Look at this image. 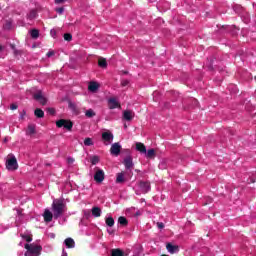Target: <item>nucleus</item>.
I'll list each match as a JSON object with an SVG mask.
<instances>
[{
  "label": "nucleus",
  "instance_id": "412c9836",
  "mask_svg": "<svg viewBox=\"0 0 256 256\" xmlns=\"http://www.w3.org/2000/svg\"><path fill=\"white\" fill-rule=\"evenodd\" d=\"M69 109H71V111H73L75 113V115H79V113H81V111L79 110V107H77V105L75 103H69Z\"/></svg>",
  "mask_w": 256,
  "mask_h": 256
},
{
  "label": "nucleus",
  "instance_id": "393cba45",
  "mask_svg": "<svg viewBox=\"0 0 256 256\" xmlns=\"http://www.w3.org/2000/svg\"><path fill=\"white\" fill-rule=\"evenodd\" d=\"M98 65H99L102 69H106V67H107V59H105V58H99V59H98Z\"/></svg>",
  "mask_w": 256,
  "mask_h": 256
},
{
  "label": "nucleus",
  "instance_id": "de8ad7c7",
  "mask_svg": "<svg viewBox=\"0 0 256 256\" xmlns=\"http://www.w3.org/2000/svg\"><path fill=\"white\" fill-rule=\"evenodd\" d=\"M3 51V46L0 45V52Z\"/></svg>",
  "mask_w": 256,
  "mask_h": 256
},
{
  "label": "nucleus",
  "instance_id": "bb28decb",
  "mask_svg": "<svg viewBox=\"0 0 256 256\" xmlns=\"http://www.w3.org/2000/svg\"><path fill=\"white\" fill-rule=\"evenodd\" d=\"M84 145H85V147H91V146H93V145H94L93 139L90 138V137L85 138V139H84Z\"/></svg>",
  "mask_w": 256,
  "mask_h": 256
},
{
  "label": "nucleus",
  "instance_id": "6ab92c4d",
  "mask_svg": "<svg viewBox=\"0 0 256 256\" xmlns=\"http://www.w3.org/2000/svg\"><path fill=\"white\" fill-rule=\"evenodd\" d=\"M34 115L35 117H37L38 119H43V117H45V112L43 110H41V108H37L34 111Z\"/></svg>",
  "mask_w": 256,
  "mask_h": 256
},
{
  "label": "nucleus",
  "instance_id": "423d86ee",
  "mask_svg": "<svg viewBox=\"0 0 256 256\" xmlns=\"http://www.w3.org/2000/svg\"><path fill=\"white\" fill-rule=\"evenodd\" d=\"M110 153H111V155H114L115 157H119V155L121 153V146L119 145V142H116L111 145Z\"/></svg>",
  "mask_w": 256,
  "mask_h": 256
},
{
  "label": "nucleus",
  "instance_id": "f3484780",
  "mask_svg": "<svg viewBox=\"0 0 256 256\" xmlns=\"http://www.w3.org/2000/svg\"><path fill=\"white\" fill-rule=\"evenodd\" d=\"M111 256H125V252L120 248H114L111 250Z\"/></svg>",
  "mask_w": 256,
  "mask_h": 256
},
{
  "label": "nucleus",
  "instance_id": "e433bc0d",
  "mask_svg": "<svg viewBox=\"0 0 256 256\" xmlns=\"http://www.w3.org/2000/svg\"><path fill=\"white\" fill-rule=\"evenodd\" d=\"M63 11H65V8H63V7L56 9V13H59V15L63 14Z\"/></svg>",
  "mask_w": 256,
  "mask_h": 256
},
{
  "label": "nucleus",
  "instance_id": "6e6552de",
  "mask_svg": "<svg viewBox=\"0 0 256 256\" xmlns=\"http://www.w3.org/2000/svg\"><path fill=\"white\" fill-rule=\"evenodd\" d=\"M139 188L142 193H149L151 191V183L140 181Z\"/></svg>",
  "mask_w": 256,
  "mask_h": 256
},
{
  "label": "nucleus",
  "instance_id": "a19ab883",
  "mask_svg": "<svg viewBox=\"0 0 256 256\" xmlns=\"http://www.w3.org/2000/svg\"><path fill=\"white\" fill-rule=\"evenodd\" d=\"M18 105L17 104H11L10 105V109L12 110V111H15L16 109H18Z\"/></svg>",
  "mask_w": 256,
  "mask_h": 256
},
{
  "label": "nucleus",
  "instance_id": "79ce46f5",
  "mask_svg": "<svg viewBox=\"0 0 256 256\" xmlns=\"http://www.w3.org/2000/svg\"><path fill=\"white\" fill-rule=\"evenodd\" d=\"M47 57H53V55H55V51L51 50L49 52H47Z\"/></svg>",
  "mask_w": 256,
  "mask_h": 256
},
{
  "label": "nucleus",
  "instance_id": "603ef678",
  "mask_svg": "<svg viewBox=\"0 0 256 256\" xmlns=\"http://www.w3.org/2000/svg\"><path fill=\"white\" fill-rule=\"evenodd\" d=\"M62 256H67V253H64Z\"/></svg>",
  "mask_w": 256,
  "mask_h": 256
},
{
  "label": "nucleus",
  "instance_id": "b1692460",
  "mask_svg": "<svg viewBox=\"0 0 256 256\" xmlns=\"http://www.w3.org/2000/svg\"><path fill=\"white\" fill-rule=\"evenodd\" d=\"M92 215L93 217H100L101 216V208L95 206L92 208Z\"/></svg>",
  "mask_w": 256,
  "mask_h": 256
},
{
  "label": "nucleus",
  "instance_id": "2f4dec72",
  "mask_svg": "<svg viewBox=\"0 0 256 256\" xmlns=\"http://www.w3.org/2000/svg\"><path fill=\"white\" fill-rule=\"evenodd\" d=\"M22 239H25L27 243H31L33 241V238L30 235L27 234H20Z\"/></svg>",
  "mask_w": 256,
  "mask_h": 256
},
{
  "label": "nucleus",
  "instance_id": "4be33fe9",
  "mask_svg": "<svg viewBox=\"0 0 256 256\" xmlns=\"http://www.w3.org/2000/svg\"><path fill=\"white\" fill-rule=\"evenodd\" d=\"M118 223H119V225H122L123 227H127V225H129V221L127 220V218H125V216H120L118 218Z\"/></svg>",
  "mask_w": 256,
  "mask_h": 256
},
{
  "label": "nucleus",
  "instance_id": "c85d7f7f",
  "mask_svg": "<svg viewBox=\"0 0 256 256\" xmlns=\"http://www.w3.org/2000/svg\"><path fill=\"white\" fill-rule=\"evenodd\" d=\"M106 225L108 226V227H113V225H115V219H113V217H108V218H106Z\"/></svg>",
  "mask_w": 256,
  "mask_h": 256
},
{
  "label": "nucleus",
  "instance_id": "37998d69",
  "mask_svg": "<svg viewBox=\"0 0 256 256\" xmlns=\"http://www.w3.org/2000/svg\"><path fill=\"white\" fill-rule=\"evenodd\" d=\"M14 55H15V56L21 55V51L16 49V50L14 51Z\"/></svg>",
  "mask_w": 256,
  "mask_h": 256
},
{
  "label": "nucleus",
  "instance_id": "7c9ffc66",
  "mask_svg": "<svg viewBox=\"0 0 256 256\" xmlns=\"http://www.w3.org/2000/svg\"><path fill=\"white\" fill-rule=\"evenodd\" d=\"M146 153V157H148V159H153L155 157V149H149Z\"/></svg>",
  "mask_w": 256,
  "mask_h": 256
},
{
  "label": "nucleus",
  "instance_id": "dca6fc26",
  "mask_svg": "<svg viewBox=\"0 0 256 256\" xmlns=\"http://www.w3.org/2000/svg\"><path fill=\"white\" fill-rule=\"evenodd\" d=\"M136 150L139 151V153H147V147L141 142L136 143Z\"/></svg>",
  "mask_w": 256,
  "mask_h": 256
},
{
  "label": "nucleus",
  "instance_id": "c9c22d12",
  "mask_svg": "<svg viewBox=\"0 0 256 256\" xmlns=\"http://www.w3.org/2000/svg\"><path fill=\"white\" fill-rule=\"evenodd\" d=\"M67 163H68L69 165H73V163H75V159L72 158V157H68V158H67Z\"/></svg>",
  "mask_w": 256,
  "mask_h": 256
},
{
  "label": "nucleus",
  "instance_id": "4468645a",
  "mask_svg": "<svg viewBox=\"0 0 256 256\" xmlns=\"http://www.w3.org/2000/svg\"><path fill=\"white\" fill-rule=\"evenodd\" d=\"M43 217L46 223H51V221H53V213L49 210L44 211Z\"/></svg>",
  "mask_w": 256,
  "mask_h": 256
},
{
  "label": "nucleus",
  "instance_id": "a211bd4d",
  "mask_svg": "<svg viewBox=\"0 0 256 256\" xmlns=\"http://www.w3.org/2000/svg\"><path fill=\"white\" fill-rule=\"evenodd\" d=\"M99 89V84L97 82H90L88 85V91H91L92 93H95Z\"/></svg>",
  "mask_w": 256,
  "mask_h": 256
},
{
  "label": "nucleus",
  "instance_id": "72a5a7b5",
  "mask_svg": "<svg viewBox=\"0 0 256 256\" xmlns=\"http://www.w3.org/2000/svg\"><path fill=\"white\" fill-rule=\"evenodd\" d=\"M64 40L65 41H72L73 40V35H71V33H65L64 34Z\"/></svg>",
  "mask_w": 256,
  "mask_h": 256
},
{
  "label": "nucleus",
  "instance_id": "864d4df0",
  "mask_svg": "<svg viewBox=\"0 0 256 256\" xmlns=\"http://www.w3.org/2000/svg\"><path fill=\"white\" fill-rule=\"evenodd\" d=\"M127 73H129V72H124L125 75H127Z\"/></svg>",
  "mask_w": 256,
  "mask_h": 256
},
{
  "label": "nucleus",
  "instance_id": "20e7f679",
  "mask_svg": "<svg viewBox=\"0 0 256 256\" xmlns=\"http://www.w3.org/2000/svg\"><path fill=\"white\" fill-rule=\"evenodd\" d=\"M6 169H8V171H17V169H19V164L15 156H12L6 161Z\"/></svg>",
  "mask_w": 256,
  "mask_h": 256
},
{
  "label": "nucleus",
  "instance_id": "ea45409f",
  "mask_svg": "<svg viewBox=\"0 0 256 256\" xmlns=\"http://www.w3.org/2000/svg\"><path fill=\"white\" fill-rule=\"evenodd\" d=\"M157 227L158 229H165V224H163V222H158Z\"/></svg>",
  "mask_w": 256,
  "mask_h": 256
},
{
  "label": "nucleus",
  "instance_id": "58836bf2",
  "mask_svg": "<svg viewBox=\"0 0 256 256\" xmlns=\"http://www.w3.org/2000/svg\"><path fill=\"white\" fill-rule=\"evenodd\" d=\"M47 113H49V115H55V110H54V108H48V109H47Z\"/></svg>",
  "mask_w": 256,
  "mask_h": 256
},
{
  "label": "nucleus",
  "instance_id": "2eb2a0df",
  "mask_svg": "<svg viewBox=\"0 0 256 256\" xmlns=\"http://www.w3.org/2000/svg\"><path fill=\"white\" fill-rule=\"evenodd\" d=\"M64 244L67 247V249H74V247H75V240H73V238H66L64 240Z\"/></svg>",
  "mask_w": 256,
  "mask_h": 256
},
{
  "label": "nucleus",
  "instance_id": "a878e982",
  "mask_svg": "<svg viewBox=\"0 0 256 256\" xmlns=\"http://www.w3.org/2000/svg\"><path fill=\"white\" fill-rule=\"evenodd\" d=\"M97 115L93 109H88L85 112V116L88 117V119H92V117H95Z\"/></svg>",
  "mask_w": 256,
  "mask_h": 256
},
{
  "label": "nucleus",
  "instance_id": "a18cd8bd",
  "mask_svg": "<svg viewBox=\"0 0 256 256\" xmlns=\"http://www.w3.org/2000/svg\"><path fill=\"white\" fill-rule=\"evenodd\" d=\"M10 47L13 51H15L17 48H15V44H10Z\"/></svg>",
  "mask_w": 256,
  "mask_h": 256
},
{
  "label": "nucleus",
  "instance_id": "1a4fd4ad",
  "mask_svg": "<svg viewBox=\"0 0 256 256\" xmlns=\"http://www.w3.org/2000/svg\"><path fill=\"white\" fill-rule=\"evenodd\" d=\"M123 165L125 166V169H133V157H131V155L126 156Z\"/></svg>",
  "mask_w": 256,
  "mask_h": 256
},
{
  "label": "nucleus",
  "instance_id": "5fc2aeb1",
  "mask_svg": "<svg viewBox=\"0 0 256 256\" xmlns=\"http://www.w3.org/2000/svg\"><path fill=\"white\" fill-rule=\"evenodd\" d=\"M209 203H204V205H208Z\"/></svg>",
  "mask_w": 256,
  "mask_h": 256
},
{
  "label": "nucleus",
  "instance_id": "473e14b6",
  "mask_svg": "<svg viewBox=\"0 0 256 256\" xmlns=\"http://www.w3.org/2000/svg\"><path fill=\"white\" fill-rule=\"evenodd\" d=\"M35 17H37V11L35 10L30 11V13L28 14V18L35 19Z\"/></svg>",
  "mask_w": 256,
  "mask_h": 256
},
{
  "label": "nucleus",
  "instance_id": "8fccbe9b",
  "mask_svg": "<svg viewBox=\"0 0 256 256\" xmlns=\"http://www.w3.org/2000/svg\"><path fill=\"white\" fill-rule=\"evenodd\" d=\"M7 141H8L7 138H5V139H4V143H7Z\"/></svg>",
  "mask_w": 256,
  "mask_h": 256
},
{
  "label": "nucleus",
  "instance_id": "f8f14e48",
  "mask_svg": "<svg viewBox=\"0 0 256 256\" xmlns=\"http://www.w3.org/2000/svg\"><path fill=\"white\" fill-rule=\"evenodd\" d=\"M108 105H109V109H117L121 107V104H119V102H117L115 98H110L108 100Z\"/></svg>",
  "mask_w": 256,
  "mask_h": 256
},
{
  "label": "nucleus",
  "instance_id": "cd10ccee",
  "mask_svg": "<svg viewBox=\"0 0 256 256\" xmlns=\"http://www.w3.org/2000/svg\"><path fill=\"white\" fill-rule=\"evenodd\" d=\"M99 161H100V158L97 155H93L90 157V163H92V165H97Z\"/></svg>",
  "mask_w": 256,
  "mask_h": 256
},
{
  "label": "nucleus",
  "instance_id": "4c0bfd02",
  "mask_svg": "<svg viewBox=\"0 0 256 256\" xmlns=\"http://www.w3.org/2000/svg\"><path fill=\"white\" fill-rule=\"evenodd\" d=\"M121 85L122 87H127V85H129V80H122Z\"/></svg>",
  "mask_w": 256,
  "mask_h": 256
},
{
  "label": "nucleus",
  "instance_id": "09e8293b",
  "mask_svg": "<svg viewBox=\"0 0 256 256\" xmlns=\"http://www.w3.org/2000/svg\"><path fill=\"white\" fill-rule=\"evenodd\" d=\"M108 233L111 235V234H113V231H109V230H108Z\"/></svg>",
  "mask_w": 256,
  "mask_h": 256
},
{
  "label": "nucleus",
  "instance_id": "c756f323",
  "mask_svg": "<svg viewBox=\"0 0 256 256\" xmlns=\"http://www.w3.org/2000/svg\"><path fill=\"white\" fill-rule=\"evenodd\" d=\"M30 35L32 39H38L39 38V31L37 29H32L30 31Z\"/></svg>",
  "mask_w": 256,
  "mask_h": 256
},
{
  "label": "nucleus",
  "instance_id": "f704fd0d",
  "mask_svg": "<svg viewBox=\"0 0 256 256\" xmlns=\"http://www.w3.org/2000/svg\"><path fill=\"white\" fill-rule=\"evenodd\" d=\"M11 27H12L11 21H6V23L4 24V29L9 31V29H11Z\"/></svg>",
  "mask_w": 256,
  "mask_h": 256
},
{
  "label": "nucleus",
  "instance_id": "f257e3e1",
  "mask_svg": "<svg viewBox=\"0 0 256 256\" xmlns=\"http://www.w3.org/2000/svg\"><path fill=\"white\" fill-rule=\"evenodd\" d=\"M24 247L27 250L24 254L25 256L41 255V251H43V247L41 245L25 244Z\"/></svg>",
  "mask_w": 256,
  "mask_h": 256
},
{
  "label": "nucleus",
  "instance_id": "39448f33",
  "mask_svg": "<svg viewBox=\"0 0 256 256\" xmlns=\"http://www.w3.org/2000/svg\"><path fill=\"white\" fill-rule=\"evenodd\" d=\"M94 181L96 183H103L105 181V172L98 167L95 168Z\"/></svg>",
  "mask_w": 256,
  "mask_h": 256
},
{
  "label": "nucleus",
  "instance_id": "ddd939ff",
  "mask_svg": "<svg viewBox=\"0 0 256 256\" xmlns=\"http://www.w3.org/2000/svg\"><path fill=\"white\" fill-rule=\"evenodd\" d=\"M102 139L103 141H106V143H111L113 141V133L111 132L102 133Z\"/></svg>",
  "mask_w": 256,
  "mask_h": 256
},
{
  "label": "nucleus",
  "instance_id": "9b49d317",
  "mask_svg": "<svg viewBox=\"0 0 256 256\" xmlns=\"http://www.w3.org/2000/svg\"><path fill=\"white\" fill-rule=\"evenodd\" d=\"M166 249L168 253H171V255H173L174 253H179V246L173 245L171 243L166 244Z\"/></svg>",
  "mask_w": 256,
  "mask_h": 256
},
{
  "label": "nucleus",
  "instance_id": "9d476101",
  "mask_svg": "<svg viewBox=\"0 0 256 256\" xmlns=\"http://www.w3.org/2000/svg\"><path fill=\"white\" fill-rule=\"evenodd\" d=\"M135 117V112L134 111H131V110H125L123 112V119L125 121H133Z\"/></svg>",
  "mask_w": 256,
  "mask_h": 256
},
{
  "label": "nucleus",
  "instance_id": "c03bdc74",
  "mask_svg": "<svg viewBox=\"0 0 256 256\" xmlns=\"http://www.w3.org/2000/svg\"><path fill=\"white\" fill-rule=\"evenodd\" d=\"M63 1H65V0H55V3H56L57 5H59V4L63 3Z\"/></svg>",
  "mask_w": 256,
  "mask_h": 256
},
{
  "label": "nucleus",
  "instance_id": "3c124183",
  "mask_svg": "<svg viewBox=\"0 0 256 256\" xmlns=\"http://www.w3.org/2000/svg\"><path fill=\"white\" fill-rule=\"evenodd\" d=\"M209 200H210V203H212V202H213V199L209 198Z\"/></svg>",
  "mask_w": 256,
  "mask_h": 256
},
{
  "label": "nucleus",
  "instance_id": "0eeeda50",
  "mask_svg": "<svg viewBox=\"0 0 256 256\" xmlns=\"http://www.w3.org/2000/svg\"><path fill=\"white\" fill-rule=\"evenodd\" d=\"M35 101H39L41 105H47V98L43 96V92L38 91L33 95Z\"/></svg>",
  "mask_w": 256,
  "mask_h": 256
},
{
  "label": "nucleus",
  "instance_id": "5701e85b",
  "mask_svg": "<svg viewBox=\"0 0 256 256\" xmlns=\"http://www.w3.org/2000/svg\"><path fill=\"white\" fill-rule=\"evenodd\" d=\"M116 183H125V172L117 174Z\"/></svg>",
  "mask_w": 256,
  "mask_h": 256
},
{
  "label": "nucleus",
  "instance_id": "aec40b11",
  "mask_svg": "<svg viewBox=\"0 0 256 256\" xmlns=\"http://www.w3.org/2000/svg\"><path fill=\"white\" fill-rule=\"evenodd\" d=\"M35 133H36L35 124H29L26 130V135H35Z\"/></svg>",
  "mask_w": 256,
  "mask_h": 256
},
{
  "label": "nucleus",
  "instance_id": "7ed1b4c3",
  "mask_svg": "<svg viewBox=\"0 0 256 256\" xmlns=\"http://www.w3.org/2000/svg\"><path fill=\"white\" fill-rule=\"evenodd\" d=\"M56 127H58V129H61L62 127H64V129H66L67 131H72L73 122L67 119H60L56 121Z\"/></svg>",
  "mask_w": 256,
  "mask_h": 256
},
{
  "label": "nucleus",
  "instance_id": "49530a36",
  "mask_svg": "<svg viewBox=\"0 0 256 256\" xmlns=\"http://www.w3.org/2000/svg\"><path fill=\"white\" fill-rule=\"evenodd\" d=\"M248 183H255V179L254 178H250V181H248Z\"/></svg>",
  "mask_w": 256,
  "mask_h": 256
},
{
  "label": "nucleus",
  "instance_id": "f03ea898",
  "mask_svg": "<svg viewBox=\"0 0 256 256\" xmlns=\"http://www.w3.org/2000/svg\"><path fill=\"white\" fill-rule=\"evenodd\" d=\"M52 211H53L54 219H59V217H61L65 211V205L63 204L62 201H59V200L56 202H53Z\"/></svg>",
  "mask_w": 256,
  "mask_h": 256
}]
</instances>
